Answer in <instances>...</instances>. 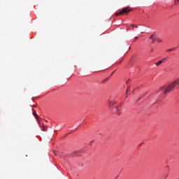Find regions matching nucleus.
<instances>
[{
	"label": "nucleus",
	"mask_w": 179,
	"mask_h": 179,
	"mask_svg": "<svg viewBox=\"0 0 179 179\" xmlns=\"http://www.w3.org/2000/svg\"><path fill=\"white\" fill-rule=\"evenodd\" d=\"M156 41H157V43H162L163 40L160 39V38H157L156 39Z\"/></svg>",
	"instance_id": "11"
},
{
	"label": "nucleus",
	"mask_w": 179,
	"mask_h": 179,
	"mask_svg": "<svg viewBox=\"0 0 179 179\" xmlns=\"http://www.w3.org/2000/svg\"><path fill=\"white\" fill-rule=\"evenodd\" d=\"M42 131H47V126H42Z\"/></svg>",
	"instance_id": "10"
},
{
	"label": "nucleus",
	"mask_w": 179,
	"mask_h": 179,
	"mask_svg": "<svg viewBox=\"0 0 179 179\" xmlns=\"http://www.w3.org/2000/svg\"><path fill=\"white\" fill-rule=\"evenodd\" d=\"M129 90H130V88H129V87H128L127 92H126L127 97H128V92H129Z\"/></svg>",
	"instance_id": "12"
},
{
	"label": "nucleus",
	"mask_w": 179,
	"mask_h": 179,
	"mask_svg": "<svg viewBox=\"0 0 179 179\" xmlns=\"http://www.w3.org/2000/svg\"><path fill=\"white\" fill-rule=\"evenodd\" d=\"M113 113H115V114H117V115H121V112L120 111V108H118V106L115 107Z\"/></svg>",
	"instance_id": "4"
},
{
	"label": "nucleus",
	"mask_w": 179,
	"mask_h": 179,
	"mask_svg": "<svg viewBox=\"0 0 179 179\" xmlns=\"http://www.w3.org/2000/svg\"><path fill=\"white\" fill-rule=\"evenodd\" d=\"M161 61H162V64L166 62V61H167V57H164L161 59Z\"/></svg>",
	"instance_id": "9"
},
{
	"label": "nucleus",
	"mask_w": 179,
	"mask_h": 179,
	"mask_svg": "<svg viewBox=\"0 0 179 179\" xmlns=\"http://www.w3.org/2000/svg\"><path fill=\"white\" fill-rule=\"evenodd\" d=\"M135 38H136V39H137V38H138V36L135 37Z\"/></svg>",
	"instance_id": "16"
},
{
	"label": "nucleus",
	"mask_w": 179,
	"mask_h": 179,
	"mask_svg": "<svg viewBox=\"0 0 179 179\" xmlns=\"http://www.w3.org/2000/svg\"><path fill=\"white\" fill-rule=\"evenodd\" d=\"M113 74H114V72H113L111 75H113Z\"/></svg>",
	"instance_id": "17"
},
{
	"label": "nucleus",
	"mask_w": 179,
	"mask_h": 179,
	"mask_svg": "<svg viewBox=\"0 0 179 179\" xmlns=\"http://www.w3.org/2000/svg\"><path fill=\"white\" fill-rule=\"evenodd\" d=\"M156 34H152L150 35V40H152V44H155V41H156Z\"/></svg>",
	"instance_id": "3"
},
{
	"label": "nucleus",
	"mask_w": 179,
	"mask_h": 179,
	"mask_svg": "<svg viewBox=\"0 0 179 179\" xmlns=\"http://www.w3.org/2000/svg\"><path fill=\"white\" fill-rule=\"evenodd\" d=\"M91 143H93V141H91Z\"/></svg>",
	"instance_id": "19"
},
{
	"label": "nucleus",
	"mask_w": 179,
	"mask_h": 179,
	"mask_svg": "<svg viewBox=\"0 0 179 179\" xmlns=\"http://www.w3.org/2000/svg\"><path fill=\"white\" fill-rule=\"evenodd\" d=\"M153 51V49H151V52Z\"/></svg>",
	"instance_id": "18"
},
{
	"label": "nucleus",
	"mask_w": 179,
	"mask_h": 179,
	"mask_svg": "<svg viewBox=\"0 0 179 179\" xmlns=\"http://www.w3.org/2000/svg\"><path fill=\"white\" fill-rule=\"evenodd\" d=\"M108 103L109 107L111 108V106H114V104H117V101L108 100Z\"/></svg>",
	"instance_id": "6"
},
{
	"label": "nucleus",
	"mask_w": 179,
	"mask_h": 179,
	"mask_svg": "<svg viewBox=\"0 0 179 179\" xmlns=\"http://www.w3.org/2000/svg\"><path fill=\"white\" fill-rule=\"evenodd\" d=\"M131 27L132 28L136 27V29H138V26H136V25H131Z\"/></svg>",
	"instance_id": "15"
},
{
	"label": "nucleus",
	"mask_w": 179,
	"mask_h": 179,
	"mask_svg": "<svg viewBox=\"0 0 179 179\" xmlns=\"http://www.w3.org/2000/svg\"><path fill=\"white\" fill-rule=\"evenodd\" d=\"M108 80V78H105L103 81L102 83H106V82H107Z\"/></svg>",
	"instance_id": "13"
},
{
	"label": "nucleus",
	"mask_w": 179,
	"mask_h": 179,
	"mask_svg": "<svg viewBox=\"0 0 179 179\" xmlns=\"http://www.w3.org/2000/svg\"><path fill=\"white\" fill-rule=\"evenodd\" d=\"M33 115L35 117V118H36V120H38V124H40V119L38 117V115H37V113L36 112V110H34V109H33Z\"/></svg>",
	"instance_id": "5"
},
{
	"label": "nucleus",
	"mask_w": 179,
	"mask_h": 179,
	"mask_svg": "<svg viewBox=\"0 0 179 179\" xmlns=\"http://www.w3.org/2000/svg\"><path fill=\"white\" fill-rule=\"evenodd\" d=\"M162 64H163V61L159 60V61H158L157 62L155 63V65L157 66H160V65Z\"/></svg>",
	"instance_id": "8"
},
{
	"label": "nucleus",
	"mask_w": 179,
	"mask_h": 179,
	"mask_svg": "<svg viewBox=\"0 0 179 179\" xmlns=\"http://www.w3.org/2000/svg\"><path fill=\"white\" fill-rule=\"evenodd\" d=\"M179 87V78L173 81L172 83L168 84L167 85H164L159 88V90L164 92V94H166L167 93H170L173 89L175 87Z\"/></svg>",
	"instance_id": "1"
},
{
	"label": "nucleus",
	"mask_w": 179,
	"mask_h": 179,
	"mask_svg": "<svg viewBox=\"0 0 179 179\" xmlns=\"http://www.w3.org/2000/svg\"><path fill=\"white\" fill-rule=\"evenodd\" d=\"M177 48H178L177 47H175V48L168 49V50H166V52H171L172 51H176V50H177Z\"/></svg>",
	"instance_id": "7"
},
{
	"label": "nucleus",
	"mask_w": 179,
	"mask_h": 179,
	"mask_svg": "<svg viewBox=\"0 0 179 179\" xmlns=\"http://www.w3.org/2000/svg\"><path fill=\"white\" fill-rule=\"evenodd\" d=\"M131 12V8L129 7H126L120 10L119 13H115V16H120V15H127Z\"/></svg>",
	"instance_id": "2"
},
{
	"label": "nucleus",
	"mask_w": 179,
	"mask_h": 179,
	"mask_svg": "<svg viewBox=\"0 0 179 179\" xmlns=\"http://www.w3.org/2000/svg\"><path fill=\"white\" fill-rule=\"evenodd\" d=\"M179 0H175V5L178 4Z\"/></svg>",
	"instance_id": "14"
},
{
	"label": "nucleus",
	"mask_w": 179,
	"mask_h": 179,
	"mask_svg": "<svg viewBox=\"0 0 179 179\" xmlns=\"http://www.w3.org/2000/svg\"><path fill=\"white\" fill-rule=\"evenodd\" d=\"M32 107H36V106H33Z\"/></svg>",
	"instance_id": "20"
}]
</instances>
